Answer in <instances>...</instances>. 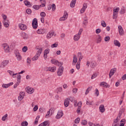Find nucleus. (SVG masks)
<instances>
[{"label": "nucleus", "instance_id": "obj_1", "mask_svg": "<svg viewBox=\"0 0 126 126\" xmlns=\"http://www.w3.org/2000/svg\"><path fill=\"white\" fill-rule=\"evenodd\" d=\"M83 31V29H80L79 30L78 34H75L74 36V41H78V40H79V39H80V35H81V33H82Z\"/></svg>", "mask_w": 126, "mask_h": 126}, {"label": "nucleus", "instance_id": "obj_2", "mask_svg": "<svg viewBox=\"0 0 126 126\" xmlns=\"http://www.w3.org/2000/svg\"><path fill=\"white\" fill-rule=\"evenodd\" d=\"M32 26L33 29H37L38 27V20L36 18H34L32 20Z\"/></svg>", "mask_w": 126, "mask_h": 126}, {"label": "nucleus", "instance_id": "obj_3", "mask_svg": "<svg viewBox=\"0 0 126 126\" xmlns=\"http://www.w3.org/2000/svg\"><path fill=\"white\" fill-rule=\"evenodd\" d=\"M63 73V66L60 65L57 71V75L58 76H62Z\"/></svg>", "mask_w": 126, "mask_h": 126}, {"label": "nucleus", "instance_id": "obj_4", "mask_svg": "<svg viewBox=\"0 0 126 126\" xmlns=\"http://www.w3.org/2000/svg\"><path fill=\"white\" fill-rule=\"evenodd\" d=\"M14 53L17 58V60L18 61H21L22 57H21V55H20V53H19V51H18V50H15Z\"/></svg>", "mask_w": 126, "mask_h": 126}, {"label": "nucleus", "instance_id": "obj_5", "mask_svg": "<svg viewBox=\"0 0 126 126\" xmlns=\"http://www.w3.org/2000/svg\"><path fill=\"white\" fill-rule=\"evenodd\" d=\"M68 16V14H67V12L66 11H64L63 16L59 19L60 21H64V20L67 19Z\"/></svg>", "mask_w": 126, "mask_h": 126}, {"label": "nucleus", "instance_id": "obj_6", "mask_svg": "<svg viewBox=\"0 0 126 126\" xmlns=\"http://www.w3.org/2000/svg\"><path fill=\"white\" fill-rule=\"evenodd\" d=\"M2 47L3 48V50L5 53H9V46L7 44L5 43L2 45Z\"/></svg>", "mask_w": 126, "mask_h": 126}, {"label": "nucleus", "instance_id": "obj_7", "mask_svg": "<svg viewBox=\"0 0 126 126\" xmlns=\"http://www.w3.org/2000/svg\"><path fill=\"white\" fill-rule=\"evenodd\" d=\"M46 4L45 3H42V5H34L32 6V8L34 9H35L36 10H38V9H40V7L42 6V7H44V6H45Z\"/></svg>", "mask_w": 126, "mask_h": 126}, {"label": "nucleus", "instance_id": "obj_8", "mask_svg": "<svg viewBox=\"0 0 126 126\" xmlns=\"http://www.w3.org/2000/svg\"><path fill=\"white\" fill-rule=\"evenodd\" d=\"M117 71V68H112L110 70L109 73V78H111L114 74H115V72Z\"/></svg>", "mask_w": 126, "mask_h": 126}, {"label": "nucleus", "instance_id": "obj_9", "mask_svg": "<svg viewBox=\"0 0 126 126\" xmlns=\"http://www.w3.org/2000/svg\"><path fill=\"white\" fill-rule=\"evenodd\" d=\"M26 90L27 93H29V94H32V93L34 92V89L30 87H28L27 88H26Z\"/></svg>", "mask_w": 126, "mask_h": 126}, {"label": "nucleus", "instance_id": "obj_10", "mask_svg": "<svg viewBox=\"0 0 126 126\" xmlns=\"http://www.w3.org/2000/svg\"><path fill=\"white\" fill-rule=\"evenodd\" d=\"M19 96L18 97V100L21 101L23 99V98H24V96H25V93L23 92H21L20 93Z\"/></svg>", "mask_w": 126, "mask_h": 126}, {"label": "nucleus", "instance_id": "obj_11", "mask_svg": "<svg viewBox=\"0 0 126 126\" xmlns=\"http://www.w3.org/2000/svg\"><path fill=\"white\" fill-rule=\"evenodd\" d=\"M8 63H9V61L8 60H4L3 61L0 65V67H4L5 66H6L7 64H8Z\"/></svg>", "mask_w": 126, "mask_h": 126}, {"label": "nucleus", "instance_id": "obj_12", "mask_svg": "<svg viewBox=\"0 0 126 126\" xmlns=\"http://www.w3.org/2000/svg\"><path fill=\"white\" fill-rule=\"evenodd\" d=\"M87 8V3H85L83 4V7L80 10V13H84V12L85 10H86V9Z\"/></svg>", "mask_w": 126, "mask_h": 126}, {"label": "nucleus", "instance_id": "obj_13", "mask_svg": "<svg viewBox=\"0 0 126 126\" xmlns=\"http://www.w3.org/2000/svg\"><path fill=\"white\" fill-rule=\"evenodd\" d=\"M2 22L4 27H6V28L9 27V21L8 20H3Z\"/></svg>", "mask_w": 126, "mask_h": 126}, {"label": "nucleus", "instance_id": "obj_14", "mask_svg": "<svg viewBox=\"0 0 126 126\" xmlns=\"http://www.w3.org/2000/svg\"><path fill=\"white\" fill-rule=\"evenodd\" d=\"M63 113L62 111H59L58 112V114L57 115V116H56V118L59 120V119H61V118H62V117H63Z\"/></svg>", "mask_w": 126, "mask_h": 126}, {"label": "nucleus", "instance_id": "obj_15", "mask_svg": "<svg viewBox=\"0 0 126 126\" xmlns=\"http://www.w3.org/2000/svg\"><path fill=\"white\" fill-rule=\"evenodd\" d=\"M19 28L21 29V30L24 31L27 29V26L23 24H20Z\"/></svg>", "mask_w": 126, "mask_h": 126}, {"label": "nucleus", "instance_id": "obj_16", "mask_svg": "<svg viewBox=\"0 0 126 126\" xmlns=\"http://www.w3.org/2000/svg\"><path fill=\"white\" fill-rule=\"evenodd\" d=\"M118 29L120 35L123 36V35H124V29H123V27H122L121 26H118Z\"/></svg>", "mask_w": 126, "mask_h": 126}, {"label": "nucleus", "instance_id": "obj_17", "mask_svg": "<svg viewBox=\"0 0 126 126\" xmlns=\"http://www.w3.org/2000/svg\"><path fill=\"white\" fill-rule=\"evenodd\" d=\"M45 32H46V30L44 29H40L37 31V34H44Z\"/></svg>", "mask_w": 126, "mask_h": 126}, {"label": "nucleus", "instance_id": "obj_18", "mask_svg": "<svg viewBox=\"0 0 126 126\" xmlns=\"http://www.w3.org/2000/svg\"><path fill=\"white\" fill-rule=\"evenodd\" d=\"M21 36L25 40L29 38L28 34L25 32H22L21 33Z\"/></svg>", "mask_w": 126, "mask_h": 126}, {"label": "nucleus", "instance_id": "obj_19", "mask_svg": "<svg viewBox=\"0 0 126 126\" xmlns=\"http://www.w3.org/2000/svg\"><path fill=\"white\" fill-rule=\"evenodd\" d=\"M99 111L101 113H104V112H105V106L104 104H101L100 105Z\"/></svg>", "mask_w": 126, "mask_h": 126}, {"label": "nucleus", "instance_id": "obj_20", "mask_svg": "<svg viewBox=\"0 0 126 126\" xmlns=\"http://www.w3.org/2000/svg\"><path fill=\"white\" fill-rule=\"evenodd\" d=\"M54 35H55V32H49L47 35V38L50 39V38H52Z\"/></svg>", "mask_w": 126, "mask_h": 126}, {"label": "nucleus", "instance_id": "obj_21", "mask_svg": "<svg viewBox=\"0 0 126 126\" xmlns=\"http://www.w3.org/2000/svg\"><path fill=\"white\" fill-rule=\"evenodd\" d=\"M76 3V0H72L70 3V7L73 8L75 6V4Z\"/></svg>", "mask_w": 126, "mask_h": 126}, {"label": "nucleus", "instance_id": "obj_22", "mask_svg": "<svg viewBox=\"0 0 126 126\" xmlns=\"http://www.w3.org/2000/svg\"><path fill=\"white\" fill-rule=\"evenodd\" d=\"M64 105L65 107H68L69 105V99L66 98L64 101Z\"/></svg>", "mask_w": 126, "mask_h": 126}, {"label": "nucleus", "instance_id": "obj_23", "mask_svg": "<svg viewBox=\"0 0 126 126\" xmlns=\"http://www.w3.org/2000/svg\"><path fill=\"white\" fill-rule=\"evenodd\" d=\"M77 57H76V55H73V62L72 63L73 64H74V65H75V63H77Z\"/></svg>", "mask_w": 126, "mask_h": 126}, {"label": "nucleus", "instance_id": "obj_24", "mask_svg": "<svg viewBox=\"0 0 126 126\" xmlns=\"http://www.w3.org/2000/svg\"><path fill=\"white\" fill-rule=\"evenodd\" d=\"M114 44L117 47H121V43L119 41V40H114Z\"/></svg>", "mask_w": 126, "mask_h": 126}, {"label": "nucleus", "instance_id": "obj_25", "mask_svg": "<svg viewBox=\"0 0 126 126\" xmlns=\"http://www.w3.org/2000/svg\"><path fill=\"white\" fill-rule=\"evenodd\" d=\"M97 66V63L94 61H92L91 63V67L92 68H94L95 66Z\"/></svg>", "mask_w": 126, "mask_h": 126}, {"label": "nucleus", "instance_id": "obj_26", "mask_svg": "<svg viewBox=\"0 0 126 126\" xmlns=\"http://www.w3.org/2000/svg\"><path fill=\"white\" fill-rule=\"evenodd\" d=\"M56 70H57V67H56L55 66L53 67H50V71H51V72H55Z\"/></svg>", "mask_w": 126, "mask_h": 126}, {"label": "nucleus", "instance_id": "obj_27", "mask_svg": "<svg viewBox=\"0 0 126 126\" xmlns=\"http://www.w3.org/2000/svg\"><path fill=\"white\" fill-rule=\"evenodd\" d=\"M24 3L25 5H26V6H29V7H30V6H32V5H31V4H30V2H29V1L27 0L24 1Z\"/></svg>", "mask_w": 126, "mask_h": 126}, {"label": "nucleus", "instance_id": "obj_28", "mask_svg": "<svg viewBox=\"0 0 126 126\" xmlns=\"http://www.w3.org/2000/svg\"><path fill=\"white\" fill-rule=\"evenodd\" d=\"M39 55L38 54H36L35 56L32 58V61H37L38 60V58H39Z\"/></svg>", "mask_w": 126, "mask_h": 126}, {"label": "nucleus", "instance_id": "obj_29", "mask_svg": "<svg viewBox=\"0 0 126 126\" xmlns=\"http://www.w3.org/2000/svg\"><path fill=\"white\" fill-rule=\"evenodd\" d=\"M98 38L97 39L96 43L98 44L99 43H101V41H102V37H101V35H98Z\"/></svg>", "mask_w": 126, "mask_h": 126}, {"label": "nucleus", "instance_id": "obj_30", "mask_svg": "<svg viewBox=\"0 0 126 126\" xmlns=\"http://www.w3.org/2000/svg\"><path fill=\"white\" fill-rule=\"evenodd\" d=\"M92 89V87H89L88 89L86 90L85 92V95H87L88 93H89L90 91H91V90Z\"/></svg>", "mask_w": 126, "mask_h": 126}, {"label": "nucleus", "instance_id": "obj_31", "mask_svg": "<svg viewBox=\"0 0 126 126\" xmlns=\"http://www.w3.org/2000/svg\"><path fill=\"white\" fill-rule=\"evenodd\" d=\"M107 83L105 82H102L101 83H100V86H102L103 87H107Z\"/></svg>", "mask_w": 126, "mask_h": 126}, {"label": "nucleus", "instance_id": "obj_32", "mask_svg": "<svg viewBox=\"0 0 126 126\" xmlns=\"http://www.w3.org/2000/svg\"><path fill=\"white\" fill-rule=\"evenodd\" d=\"M112 126H119V123H118L117 120H114Z\"/></svg>", "mask_w": 126, "mask_h": 126}, {"label": "nucleus", "instance_id": "obj_33", "mask_svg": "<svg viewBox=\"0 0 126 126\" xmlns=\"http://www.w3.org/2000/svg\"><path fill=\"white\" fill-rule=\"evenodd\" d=\"M7 116H8L7 114L3 116V117H2L1 120L3 121V122H4L5 120L7 119Z\"/></svg>", "mask_w": 126, "mask_h": 126}, {"label": "nucleus", "instance_id": "obj_34", "mask_svg": "<svg viewBox=\"0 0 126 126\" xmlns=\"http://www.w3.org/2000/svg\"><path fill=\"white\" fill-rule=\"evenodd\" d=\"M22 126H28V122L27 121H24L21 123Z\"/></svg>", "mask_w": 126, "mask_h": 126}, {"label": "nucleus", "instance_id": "obj_35", "mask_svg": "<svg viewBox=\"0 0 126 126\" xmlns=\"http://www.w3.org/2000/svg\"><path fill=\"white\" fill-rule=\"evenodd\" d=\"M2 87L3 88H8V87H9V85H8V84H3Z\"/></svg>", "mask_w": 126, "mask_h": 126}, {"label": "nucleus", "instance_id": "obj_36", "mask_svg": "<svg viewBox=\"0 0 126 126\" xmlns=\"http://www.w3.org/2000/svg\"><path fill=\"white\" fill-rule=\"evenodd\" d=\"M41 124H42L43 126H49V125H50V124H49V123H48V122L47 121H45L43 123H41Z\"/></svg>", "mask_w": 126, "mask_h": 126}, {"label": "nucleus", "instance_id": "obj_37", "mask_svg": "<svg viewBox=\"0 0 126 126\" xmlns=\"http://www.w3.org/2000/svg\"><path fill=\"white\" fill-rule=\"evenodd\" d=\"M118 18V13H114L113 15V19H117Z\"/></svg>", "mask_w": 126, "mask_h": 126}, {"label": "nucleus", "instance_id": "obj_38", "mask_svg": "<svg viewBox=\"0 0 126 126\" xmlns=\"http://www.w3.org/2000/svg\"><path fill=\"white\" fill-rule=\"evenodd\" d=\"M28 50V47H27V46H24L22 49V51L24 53H26Z\"/></svg>", "mask_w": 126, "mask_h": 126}, {"label": "nucleus", "instance_id": "obj_39", "mask_svg": "<svg viewBox=\"0 0 126 126\" xmlns=\"http://www.w3.org/2000/svg\"><path fill=\"white\" fill-rule=\"evenodd\" d=\"M120 10V8L117 7L116 8H115L113 9V12L115 13H118L119 12V11Z\"/></svg>", "mask_w": 126, "mask_h": 126}, {"label": "nucleus", "instance_id": "obj_40", "mask_svg": "<svg viewBox=\"0 0 126 126\" xmlns=\"http://www.w3.org/2000/svg\"><path fill=\"white\" fill-rule=\"evenodd\" d=\"M110 36H106L105 38H104V41L105 42H109L110 41Z\"/></svg>", "mask_w": 126, "mask_h": 126}, {"label": "nucleus", "instance_id": "obj_41", "mask_svg": "<svg viewBox=\"0 0 126 126\" xmlns=\"http://www.w3.org/2000/svg\"><path fill=\"white\" fill-rule=\"evenodd\" d=\"M40 15L41 17L44 18L46 17V13L44 12H41L40 14Z\"/></svg>", "mask_w": 126, "mask_h": 126}, {"label": "nucleus", "instance_id": "obj_42", "mask_svg": "<svg viewBox=\"0 0 126 126\" xmlns=\"http://www.w3.org/2000/svg\"><path fill=\"white\" fill-rule=\"evenodd\" d=\"M50 53V49L49 48H47L45 50L44 54L45 55H48Z\"/></svg>", "mask_w": 126, "mask_h": 126}, {"label": "nucleus", "instance_id": "obj_43", "mask_svg": "<svg viewBox=\"0 0 126 126\" xmlns=\"http://www.w3.org/2000/svg\"><path fill=\"white\" fill-rule=\"evenodd\" d=\"M97 73H94L93 75H92L91 79H94V78H96L97 77Z\"/></svg>", "mask_w": 126, "mask_h": 126}, {"label": "nucleus", "instance_id": "obj_44", "mask_svg": "<svg viewBox=\"0 0 126 126\" xmlns=\"http://www.w3.org/2000/svg\"><path fill=\"white\" fill-rule=\"evenodd\" d=\"M101 25L102 26V27H106V26H107V24H106V22H105V21H101Z\"/></svg>", "mask_w": 126, "mask_h": 126}, {"label": "nucleus", "instance_id": "obj_45", "mask_svg": "<svg viewBox=\"0 0 126 126\" xmlns=\"http://www.w3.org/2000/svg\"><path fill=\"white\" fill-rule=\"evenodd\" d=\"M42 51H43V49L42 48H40L38 51L37 52L36 54H38V55H41V54L42 53Z\"/></svg>", "mask_w": 126, "mask_h": 126}, {"label": "nucleus", "instance_id": "obj_46", "mask_svg": "<svg viewBox=\"0 0 126 126\" xmlns=\"http://www.w3.org/2000/svg\"><path fill=\"white\" fill-rule=\"evenodd\" d=\"M81 124L83 125V126H86V125H87V121H86V120H83Z\"/></svg>", "mask_w": 126, "mask_h": 126}, {"label": "nucleus", "instance_id": "obj_47", "mask_svg": "<svg viewBox=\"0 0 126 126\" xmlns=\"http://www.w3.org/2000/svg\"><path fill=\"white\" fill-rule=\"evenodd\" d=\"M26 12L28 14H31V13H32V11L30 9H27L26 10Z\"/></svg>", "mask_w": 126, "mask_h": 126}, {"label": "nucleus", "instance_id": "obj_48", "mask_svg": "<svg viewBox=\"0 0 126 126\" xmlns=\"http://www.w3.org/2000/svg\"><path fill=\"white\" fill-rule=\"evenodd\" d=\"M58 44L57 43H54L51 45V48H57L58 47Z\"/></svg>", "mask_w": 126, "mask_h": 126}, {"label": "nucleus", "instance_id": "obj_49", "mask_svg": "<svg viewBox=\"0 0 126 126\" xmlns=\"http://www.w3.org/2000/svg\"><path fill=\"white\" fill-rule=\"evenodd\" d=\"M80 121V118H77L75 120V124H79V122Z\"/></svg>", "mask_w": 126, "mask_h": 126}, {"label": "nucleus", "instance_id": "obj_50", "mask_svg": "<svg viewBox=\"0 0 126 126\" xmlns=\"http://www.w3.org/2000/svg\"><path fill=\"white\" fill-rule=\"evenodd\" d=\"M81 109V106H78V108L77 109V113L79 114L80 113V109Z\"/></svg>", "mask_w": 126, "mask_h": 126}, {"label": "nucleus", "instance_id": "obj_51", "mask_svg": "<svg viewBox=\"0 0 126 126\" xmlns=\"http://www.w3.org/2000/svg\"><path fill=\"white\" fill-rule=\"evenodd\" d=\"M68 100H69V101H71V102H73V101H74V97L69 96Z\"/></svg>", "mask_w": 126, "mask_h": 126}, {"label": "nucleus", "instance_id": "obj_52", "mask_svg": "<svg viewBox=\"0 0 126 126\" xmlns=\"http://www.w3.org/2000/svg\"><path fill=\"white\" fill-rule=\"evenodd\" d=\"M88 21L86 19L84 20V21L83 22V24L85 26H86V25L88 24Z\"/></svg>", "mask_w": 126, "mask_h": 126}, {"label": "nucleus", "instance_id": "obj_53", "mask_svg": "<svg viewBox=\"0 0 126 126\" xmlns=\"http://www.w3.org/2000/svg\"><path fill=\"white\" fill-rule=\"evenodd\" d=\"M100 32H101V29H97L95 30L96 34H99V33H100Z\"/></svg>", "mask_w": 126, "mask_h": 126}, {"label": "nucleus", "instance_id": "obj_54", "mask_svg": "<svg viewBox=\"0 0 126 126\" xmlns=\"http://www.w3.org/2000/svg\"><path fill=\"white\" fill-rule=\"evenodd\" d=\"M121 117H122V115H120L119 114H118V116L117 117L116 119H115V120H117V122H119V121H120V120H121Z\"/></svg>", "mask_w": 126, "mask_h": 126}, {"label": "nucleus", "instance_id": "obj_55", "mask_svg": "<svg viewBox=\"0 0 126 126\" xmlns=\"http://www.w3.org/2000/svg\"><path fill=\"white\" fill-rule=\"evenodd\" d=\"M51 7L52 8V10H56V4H53L52 5H51Z\"/></svg>", "mask_w": 126, "mask_h": 126}, {"label": "nucleus", "instance_id": "obj_56", "mask_svg": "<svg viewBox=\"0 0 126 126\" xmlns=\"http://www.w3.org/2000/svg\"><path fill=\"white\" fill-rule=\"evenodd\" d=\"M76 67L77 68V69H80V64L77 63L76 65Z\"/></svg>", "mask_w": 126, "mask_h": 126}, {"label": "nucleus", "instance_id": "obj_57", "mask_svg": "<svg viewBox=\"0 0 126 126\" xmlns=\"http://www.w3.org/2000/svg\"><path fill=\"white\" fill-rule=\"evenodd\" d=\"M2 18H3V20H6V18H7V17H6V15H4V14H2Z\"/></svg>", "mask_w": 126, "mask_h": 126}, {"label": "nucleus", "instance_id": "obj_58", "mask_svg": "<svg viewBox=\"0 0 126 126\" xmlns=\"http://www.w3.org/2000/svg\"><path fill=\"white\" fill-rule=\"evenodd\" d=\"M95 94H96V96H99V90H98L97 89H95Z\"/></svg>", "mask_w": 126, "mask_h": 126}, {"label": "nucleus", "instance_id": "obj_59", "mask_svg": "<svg viewBox=\"0 0 126 126\" xmlns=\"http://www.w3.org/2000/svg\"><path fill=\"white\" fill-rule=\"evenodd\" d=\"M7 72H8V73H9V74H10V75H13V74L14 73V72H13V71H10V70H8L7 71Z\"/></svg>", "mask_w": 126, "mask_h": 126}, {"label": "nucleus", "instance_id": "obj_60", "mask_svg": "<svg viewBox=\"0 0 126 126\" xmlns=\"http://www.w3.org/2000/svg\"><path fill=\"white\" fill-rule=\"evenodd\" d=\"M37 110H38V105H35L33 107V111H34V112H36V111H37Z\"/></svg>", "mask_w": 126, "mask_h": 126}, {"label": "nucleus", "instance_id": "obj_61", "mask_svg": "<svg viewBox=\"0 0 126 126\" xmlns=\"http://www.w3.org/2000/svg\"><path fill=\"white\" fill-rule=\"evenodd\" d=\"M45 71H50V67H46L44 68Z\"/></svg>", "mask_w": 126, "mask_h": 126}, {"label": "nucleus", "instance_id": "obj_62", "mask_svg": "<svg viewBox=\"0 0 126 126\" xmlns=\"http://www.w3.org/2000/svg\"><path fill=\"white\" fill-rule=\"evenodd\" d=\"M86 104L87 105H92V101H87Z\"/></svg>", "mask_w": 126, "mask_h": 126}, {"label": "nucleus", "instance_id": "obj_63", "mask_svg": "<svg viewBox=\"0 0 126 126\" xmlns=\"http://www.w3.org/2000/svg\"><path fill=\"white\" fill-rule=\"evenodd\" d=\"M122 79H123V80H126V74H124V75L122 77Z\"/></svg>", "mask_w": 126, "mask_h": 126}, {"label": "nucleus", "instance_id": "obj_64", "mask_svg": "<svg viewBox=\"0 0 126 126\" xmlns=\"http://www.w3.org/2000/svg\"><path fill=\"white\" fill-rule=\"evenodd\" d=\"M89 125L90 126H96V125H95V124H93L92 122H89Z\"/></svg>", "mask_w": 126, "mask_h": 126}]
</instances>
